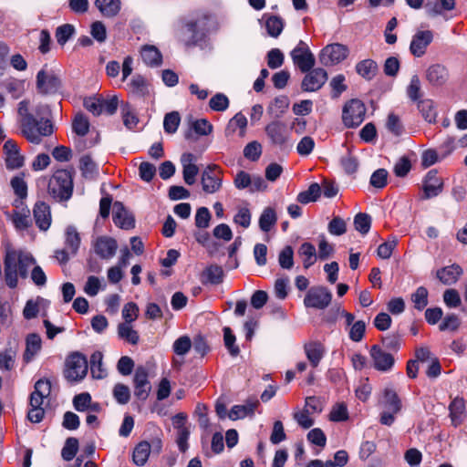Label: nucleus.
<instances>
[{"instance_id":"f257e3e1","label":"nucleus","mask_w":467,"mask_h":467,"mask_svg":"<svg viewBox=\"0 0 467 467\" xmlns=\"http://www.w3.org/2000/svg\"><path fill=\"white\" fill-rule=\"evenodd\" d=\"M29 107L30 102L27 99L18 103L20 131L30 143L38 145L44 137H48L54 132V127L51 120L45 117L49 112L48 106L40 104L36 107L35 111L39 119L30 112Z\"/></svg>"},{"instance_id":"f03ea898","label":"nucleus","mask_w":467,"mask_h":467,"mask_svg":"<svg viewBox=\"0 0 467 467\" xmlns=\"http://www.w3.org/2000/svg\"><path fill=\"white\" fill-rule=\"evenodd\" d=\"M36 263L30 253L8 248L4 258L5 281L8 287L16 288L18 285V276L26 278L28 269Z\"/></svg>"},{"instance_id":"7ed1b4c3","label":"nucleus","mask_w":467,"mask_h":467,"mask_svg":"<svg viewBox=\"0 0 467 467\" xmlns=\"http://www.w3.org/2000/svg\"><path fill=\"white\" fill-rule=\"evenodd\" d=\"M219 28L217 21L210 16H202L195 21L186 25L187 38L184 40L188 47L195 46L204 40L210 33L216 32Z\"/></svg>"},{"instance_id":"20e7f679","label":"nucleus","mask_w":467,"mask_h":467,"mask_svg":"<svg viewBox=\"0 0 467 467\" xmlns=\"http://www.w3.org/2000/svg\"><path fill=\"white\" fill-rule=\"evenodd\" d=\"M51 392V383L47 379H39L35 384V389L30 395V407L27 419L33 423L40 422L44 416V400Z\"/></svg>"},{"instance_id":"39448f33","label":"nucleus","mask_w":467,"mask_h":467,"mask_svg":"<svg viewBox=\"0 0 467 467\" xmlns=\"http://www.w3.org/2000/svg\"><path fill=\"white\" fill-rule=\"evenodd\" d=\"M48 193L57 201H67L73 193V179L67 170H58L48 182Z\"/></svg>"},{"instance_id":"423d86ee","label":"nucleus","mask_w":467,"mask_h":467,"mask_svg":"<svg viewBox=\"0 0 467 467\" xmlns=\"http://www.w3.org/2000/svg\"><path fill=\"white\" fill-rule=\"evenodd\" d=\"M366 111V107L361 100L353 99L348 101L342 112L344 124L348 128L359 126L365 119Z\"/></svg>"},{"instance_id":"0eeeda50","label":"nucleus","mask_w":467,"mask_h":467,"mask_svg":"<svg viewBox=\"0 0 467 467\" xmlns=\"http://www.w3.org/2000/svg\"><path fill=\"white\" fill-rule=\"evenodd\" d=\"M265 133L271 143L280 149L289 146L290 129L281 120H274L265 126Z\"/></svg>"},{"instance_id":"6e6552de","label":"nucleus","mask_w":467,"mask_h":467,"mask_svg":"<svg viewBox=\"0 0 467 467\" xmlns=\"http://www.w3.org/2000/svg\"><path fill=\"white\" fill-rule=\"evenodd\" d=\"M65 377L70 381H78L85 378L88 372V361L80 353L71 354L66 362Z\"/></svg>"},{"instance_id":"1a4fd4ad","label":"nucleus","mask_w":467,"mask_h":467,"mask_svg":"<svg viewBox=\"0 0 467 467\" xmlns=\"http://www.w3.org/2000/svg\"><path fill=\"white\" fill-rule=\"evenodd\" d=\"M201 184L202 191L207 194H213L220 191L223 185V171L215 164L207 166L202 172Z\"/></svg>"},{"instance_id":"9d476101","label":"nucleus","mask_w":467,"mask_h":467,"mask_svg":"<svg viewBox=\"0 0 467 467\" xmlns=\"http://www.w3.org/2000/svg\"><path fill=\"white\" fill-rule=\"evenodd\" d=\"M61 86L59 77L45 65L36 75V88L42 94H54L58 91Z\"/></svg>"},{"instance_id":"9b49d317","label":"nucleus","mask_w":467,"mask_h":467,"mask_svg":"<svg viewBox=\"0 0 467 467\" xmlns=\"http://www.w3.org/2000/svg\"><path fill=\"white\" fill-rule=\"evenodd\" d=\"M332 300L331 292L325 286L312 287L306 293L304 304L306 307L325 309Z\"/></svg>"},{"instance_id":"f8f14e48","label":"nucleus","mask_w":467,"mask_h":467,"mask_svg":"<svg viewBox=\"0 0 467 467\" xmlns=\"http://www.w3.org/2000/svg\"><path fill=\"white\" fill-rule=\"evenodd\" d=\"M294 64L302 71L308 72L316 63L314 55L306 42L300 40L290 53Z\"/></svg>"},{"instance_id":"ddd939ff","label":"nucleus","mask_w":467,"mask_h":467,"mask_svg":"<svg viewBox=\"0 0 467 467\" xmlns=\"http://www.w3.org/2000/svg\"><path fill=\"white\" fill-rule=\"evenodd\" d=\"M348 48L347 46L335 43L326 46L319 55V60L324 66H332L347 58Z\"/></svg>"},{"instance_id":"4468645a","label":"nucleus","mask_w":467,"mask_h":467,"mask_svg":"<svg viewBox=\"0 0 467 467\" xmlns=\"http://www.w3.org/2000/svg\"><path fill=\"white\" fill-rule=\"evenodd\" d=\"M3 151L7 169L16 170L24 165L25 157L21 154L20 149L14 140H7L5 142Z\"/></svg>"},{"instance_id":"2eb2a0df","label":"nucleus","mask_w":467,"mask_h":467,"mask_svg":"<svg viewBox=\"0 0 467 467\" xmlns=\"http://www.w3.org/2000/svg\"><path fill=\"white\" fill-rule=\"evenodd\" d=\"M373 367L379 371H389L394 366L395 359L390 353L386 352L380 346L373 345L369 350Z\"/></svg>"},{"instance_id":"dca6fc26","label":"nucleus","mask_w":467,"mask_h":467,"mask_svg":"<svg viewBox=\"0 0 467 467\" xmlns=\"http://www.w3.org/2000/svg\"><path fill=\"white\" fill-rule=\"evenodd\" d=\"M148 377L149 373L145 368L138 367L136 368L133 378L134 395L138 400L142 401L147 400L151 389Z\"/></svg>"},{"instance_id":"f3484780","label":"nucleus","mask_w":467,"mask_h":467,"mask_svg":"<svg viewBox=\"0 0 467 467\" xmlns=\"http://www.w3.org/2000/svg\"><path fill=\"white\" fill-rule=\"evenodd\" d=\"M425 78L431 86L440 88L448 82L450 72L447 67L442 64H431L425 71Z\"/></svg>"},{"instance_id":"a211bd4d","label":"nucleus","mask_w":467,"mask_h":467,"mask_svg":"<svg viewBox=\"0 0 467 467\" xmlns=\"http://www.w3.org/2000/svg\"><path fill=\"white\" fill-rule=\"evenodd\" d=\"M327 80V71L323 68H316L305 76L301 88L306 92H314L320 89Z\"/></svg>"},{"instance_id":"6ab92c4d","label":"nucleus","mask_w":467,"mask_h":467,"mask_svg":"<svg viewBox=\"0 0 467 467\" xmlns=\"http://www.w3.org/2000/svg\"><path fill=\"white\" fill-rule=\"evenodd\" d=\"M95 253L102 259L112 258L118 249L115 239L109 236H99L93 243Z\"/></svg>"},{"instance_id":"aec40b11","label":"nucleus","mask_w":467,"mask_h":467,"mask_svg":"<svg viewBox=\"0 0 467 467\" xmlns=\"http://www.w3.org/2000/svg\"><path fill=\"white\" fill-rule=\"evenodd\" d=\"M432 39L433 34L430 30L417 32L410 42V50L411 54L417 57H422Z\"/></svg>"},{"instance_id":"412c9836","label":"nucleus","mask_w":467,"mask_h":467,"mask_svg":"<svg viewBox=\"0 0 467 467\" xmlns=\"http://www.w3.org/2000/svg\"><path fill=\"white\" fill-rule=\"evenodd\" d=\"M443 189V182L441 177L438 176L436 171H430L424 181L423 191L424 199H430L438 196Z\"/></svg>"},{"instance_id":"4be33fe9","label":"nucleus","mask_w":467,"mask_h":467,"mask_svg":"<svg viewBox=\"0 0 467 467\" xmlns=\"http://www.w3.org/2000/svg\"><path fill=\"white\" fill-rule=\"evenodd\" d=\"M196 157L190 152L183 153L181 157L182 165V175L186 184L192 185L196 181V176L199 172V168L194 163Z\"/></svg>"},{"instance_id":"5701e85b","label":"nucleus","mask_w":467,"mask_h":467,"mask_svg":"<svg viewBox=\"0 0 467 467\" xmlns=\"http://www.w3.org/2000/svg\"><path fill=\"white\" fill-rule=\"evenodd\" d=\"M113 221L116 225L122 229H131L134 227L133 215L120 202H115L113 204Z\"/></svg>"},{"instance_id":"b1692460","label":"nucleus","mask_w":467,"mask_h":467,"mask_svg":"<svg viewBox=\"0 0 467 467\" xmlns=\"http://www.w3.org/2000/svg\"><path fill=\"white\" fill-rule=\"evenodd\" d=\"M33 214L36 224L41 231H47L50 227V208L45 202L38 201L36 202L33 209Z\"/></svg>"},{"instance_id":"393cba45","label":"nucleus","mask_w":467,"mask_h":467,"mask_svg":"<svg viewBox=\"0 0 467 467\" xmlns=\"http://www.w3.org/2000/svg\"><path fill=\"white\" fill-rule=\"evenodd\" d=\"M462 275V268L456 264L445 266L437 271V277L439 280L447 285H453L457 282L459 277Z\"/></svg>"},{"instance_id":"a878e982","label":"nucleus","mask_w":467,"mask_h":467,"mask_svg":"<svg viewBox=\"0 0 467 467\" xmlns=\"http://www.w3.org/2000/svg\"><path fill=\"white\" fill-rule=\"evenodd\" d=\"M305 352L313 368H317L325 354V347L318 341L305 344Z\"/></svg>"},{"instance_id":"bb28decb","label":"nucleus","mask_w":467,"mask_h":467,"mask_svg":"<svg viewBox=\"0 0 467 467\" xmlns=\"http://www.w3.org/2000/svg\"><path fill=\"white\" fill-rule=\"evenodd\" d=\"M449 410L451 424L454 427L461 425L465 419L464 400L460 398L454 399L449 406Z\"/></svg>"},{"instance_id":"cd10ccee","label":"nucleus","mask_w":467,"mask_h":467,"mask_svg":"<svg viewBox=\"0 0 467 467\" xmlns=\"http://www.w3.org/2000/svg\"><path fill=\"white\" fill-rule=\"evenodd\" d=\"M140 56L143 62L150 67H159L162 62V56L155 46H143L140 50Z\"/></svg>"},{"instance_id":"c85d7f7f","label":"nucleus","mask_w":467,"mask_h":467,"mask_svg":"<svg viewBox=\"0 0 467 467\" xmlns=\"http://www.w3.org/2000/svg\"><path fill=\"white\" fill-rule=\"evenodd\" d=\"M150 454V446H149V441H142L133 450L132 462L137 466H144L148 462Z\"/></svg>"},{"instance_id":"c756f323","label":"nucleus","mask_w":467,"mask_h":467,"mask_svg":"<svg viewBox=\"0 0 467 467\" xmlns=\"http://www.w3.org/2000/svg\"><path fill=\"white\" fill-rule=\"evenodd\" d=\"M223 280V270L217 265H211L202 274V284L219 285Z\"/></svg>"},{"instance_id":"7c9ffc66","label":"nucleus","mask_w":467,"mask_h":467,"mask_svg":"<svg viewBox=\"0 0 467 467\" xmlns=\"http://www.w3.org/2000/svg\"><path fill=\"white\" fill-rule=\"evenodd\" d=\"M120 0H96L95 5L106 17L116 16L120 10Z\"/></svg>"},{"instance_id":"2f4dec72","label":"nucleus","mask_w":467,"mask_h":467,"mask_svg":"<svg viewBox=\"0 0 467 467\" xmlns=\"http://www.w3.org/2000/svg\"><path fill=\"white\" fill-rule=\"evenodd\" d=\"M80 236L74 226H67L65 231V247L72 255H76L80 246Z\"/></svg>"},{"instance_id":"473e14b6","label":"nucleus","mask_w":467,"mask_h":467,"mask_svg":"<svg viewBox=\"0 0 467 467\" xmlns=\"http://www.w3.org/2000/svg\"><path fill=\"white\" fill-rule=\"evenodd\" d=\"M257 405L258 400H249L244 405H235L231 409L228 417L233 420L243 419L247 415L253 414Z\"/></svg>"},{"instance_id":"72a5a7b5","label":"nucleus","mask_w":467,"mask_h":467,"mask_svg":"<svg viewBox=\"0 0 467 467\" xmlns=\"http://www.w3.org/2000/svg\"><path fill=\"white\" fill-rule=\"evenodd\" d=\"M117 332L119 338L131 345H137L140 340L138 332L132 328L130 323H119L118 325Z\"/></svg>"},{"instance_id":"f704fd0d","label":"nucleus","mask_w":467,"mask_h":467,"mask_svg":"<svg viewBox=\"0 0 467 467\" xmlns=\"http://www.w3.org/2000/svg\"><path fill=\"white\" fill-rule=\"evenodd\" d=\"M357 73L367 80L372 79L378 72V65L372 59H365L356 66Z\"/></svg>"},{"instance_id":"c9c22d12","label":"nucleus","mask_w":467,"mask_h":467,"mask_svg":"<svg viewBox=\"0 0 467 467\" xmlns=\"http://www.w3.org/2000/svg\"><path fill=\"white\" fill-rule=\"evenodd\" d=\"M129 91L136 97L142 98L148 95L149 89L145 78L140 75L134 76L128 84Z\"/></svg>"},{"instance_id":"e433bc0d","label":"nucleus","mask_w":467,"mask_h":467,"mask_svg":"<svg viewBox=\"0 0 467 467\" xmlns=\"http://www.w3.org/2000/svg\"><path fill=\"white\" fill-rule=\"evenodd\" d=\"M90 371L95 379H103L107 375L106 368H103V354L100 351H95L90 357Z\"/></svg>"},{"instance_id":"4c0bfd02","label":"nucleus","mask_w":467,"mask_h":467,"mask_svg":"<svg viewBox=\"0 0 467 467\" xmlns=\"http://www.w3.org/2000/svg\"><path fill=\"white\" fill-rule=\"evenodd\" d=\"M289 107V99L286 96L276 97L267 108V112L275 117L280 118Z\"/></svg>"},{"instance_id":"58836bf2","label":"nucleus","mask_w":467,"mask_h":467,"mask_svg":"<svg viewBox=\"0 0 467 467\" xmlns=\"http://www.w3.org/2000/svg\"><path fill=\"white\" fill-rule=\"evenodd\" d=\"M41 348V338L37 334H30L26 337V348L24 354L26 361H30Z\"/></svg>"},{"instance_id":"ea45409f","label":"nucleus","mask_w":467,"mask_h":467,"mask_svg":"<svg viewBox=\"0 0 467 467\" xmlns=\"http://www.w3.org/2000/svg\"><path fill=\"white\" fill-rule=\"evenodd\" d=\"M298 254L300 256L303 257V264H304L305 268H308L316 261V257H317L316 248L310 243L302 244L299 247Z\"/></svg>"},{"instance_id":"a19ab883","label":"nucleus","mask_w":467,"mask_h":467,"mask_svg":"<svg viewBox=\"0 0 467 467\" xmlns=\"http://www.w3.org/2000/svg\"><path fill=\"white\" fill-rule=\"evenodd\" d=\"M321 193V187L318 183H312L306 191L301 192L296 200L303 203L306 204L311 202H316Z\"/></svg>"},{"instance_id":"79ce46f5","label":"nucleus","mask_w":467,"mask_h":467,"mask_svg":"<svg viewBox=\"0 0 467 467\" xmlns=\"http://www.w3.org/2000/svg\"><path fill=\"white\" fill-rule=\"evenodd\" d=\"M276 221L277 217L275 210L271 207H267L263 211L259 218L260 229L264 232H268L272 226L275 224Z\"/></svg>"},{"instance_id":"37998d69","label":"nucleus","mask_w":467,"mask_h":467,"mask_svg":"<svg viewBox=\"0 0 467 467\" xmlns=\"http://www.w3.org/2000/svg\"><path fill=\"white\" fill-rule=\"evenodd\" d=\"M73 131L80 136H86L89 131V120L83 113H78L72 121Z\"/></svg>"},{"instance_id":"c03bdc74","label":"nucleus","mask_w":467,"mask_h":467,"mask_svg":"<svg viewBox=\"0 0 467 467\" xmlns=\"http://www.w3.org/2000/svg\"><path fill=\"white\" fill-rule=\"evenodd\" d=\"M6 91L12 96L13 99H19L25 92V81L11 78L7 79L4 84Z\"/></svg>"},{"instance_id":"a18cd8bd","label":"nucleus","mask_w":467,"mask_h":467,"mask_svg":"<svg viewBox=\"0 0 467 467\" xmlns=\"http://www.w3.org/2000/svg\"><path fill=\"white\" fill-rule=\"evenodd\" d=\"M79 167L83 176L86 178L92 179L98 174L97 164L88 155H84L80 158Z\"/></svg>"},{"instance_id":"49530a36","label":"nucleus","mask_w":467,"mask_h":467,"mask_svg":"<svg viewBox=\"0 0 467 467\" xmlns=\"http://www.w3.org/2000/svg\"><path fill=\"white\" fill-rule=\"evenodd\" d=\"M418 108L422 114L424 119L430 123L435 122L437 112L434 109V103L431 99L420 100Z\"/></svg>"},{"instance_id":"de8ad7c7","label":"nucleus","mask_w":467,"mask_h":467,"mask_svg":"<svg viewBox=\"0 0 467 467\" xmlns=\"http://www.w3.org/2000/svg\"><path fill=\"white\" fill-rule=\"evenodd\" d=\"M121 116L123 119L124 125L131 130L137 126L139 122V119L132 109V107L129 103H124L121 106Z\"/></svg>"},{"instance_id":"09e8293b","label":"nucleus","mask_w":467,"mask_h":467,"mask_svg":"<svg viewBox=\"0 0 467 467\" xmlns=\"http://www.w3.org/2000/svg\"><path fill=\"white\" fill-rule=\"evenodd\" d=\"M78 451V441L74 437L67 438L61 451V456L65 461H71Z\"/></svg>"},{"instance_id":"8fccbe9b","label":"nucleus","mask_w":467,"mask_h":467,"mask_svg":"<svg viewBox=\"0 0 467 467\" xmlns=\"http://www.w3.org/2000/svg\"><path fill=\"white\" fill-rule=\"evenodd\" d=\"M265 27L269 36L277 37L283 31L284 22L280 17L272 16L267 18Z\"/></svg>"},{"instance_id":"3c124183","label":"nucleus","mask_w":467,"mask_h":467,"mask_svg":"<svg viewBox=\"0 0 467 467\" xmlns=\"http://www.w3.org/2000/svg\"><path fill=\"white\" fill-rule=\"evenodd\" d=\"M354 226L361 234H368L371 226V217L368 213H358L354 218Z\"/></svg>"},{"instance_id":"603ef678","label":"nucleus","mask_w":467,"mask_h":467,"mask_svg":"<svg viewBox=\"0 0 467 467\" xmlns=\"http://www.w3.org/2000/svg\"><path fill=\"white\" fill-rule=\"evenodd\" d=\"M181 122L180 114L177 111L167 113L163 120L164 130L168 133H175Z\"/></svg>"},{"instance_id":"864d4df0","label":"nucleus","mask_w":467,"mask_h":467,"mask_svg":"<svg viewBox=\"0 0 467 467\" xmlns=\"http://www.w3.org/2000/svg\"><path fill=\"white\" fill-rule=\"evenodd\" d=\"M75 28L72 25L65 24L60 26L56 30L57 42L60 46H64L68 39L74 35Z\"/></svg>"},{"instance_id":"5fc2aeb1","label":"nucleus","mask_w":467,"mask_h":467,"mask_svg":"<svg viewBox=\"0 0 467 467\" xmlns=\"http://www.w3.org/2000/svg\"><path fill=\"white\" fill-rule=\"evenodd\" d=\"M384 397L389 410L398 413L401 409V404L397 393L392 389H385Z\"/></svg>"},{"instance_id":"6e6d98bb","label":"nucleus","mask_w":467,"mask_h":467,"mask_svg":"<svg viewBox=\"0 0 467 467\" xmlns=\"http://www.w3.org/2000/svg\"><path fill=\"white\" fill-rule=\"evenodd\" d=\"M312 414L304 408L302 410L295 411L293 417L299 426L304 429H309L314 425V420L311 418Z\"/></svg>"},{"instance_id":"4d7b16f0","label":"nucleus","mask_w":467,"mask_h":467,"mask_svg":"<svg viewBox=\"0 0 467 467\" xmlns=\"http://www.w3.org/2000/svg\"><path fill=\"white\" fill-rule=\"evenodd\" d=\"M247 126V119L242 113H237L229 121L227 131L234 132L238 128L241 130V136L244 135V130Z\"/></svg>"},{"instance_id":"13d9d810","label":"nucleus","mask_w":467,"mask_h":467,"mask_svg":"<svg viewBox=\"0 0 467 467\" xmlns=\"http://www.w3.org/2000/svg\"><path fill=\"white\" fill-rule=\"evenodd\" d=\"M278 263L284 269H291L294 265V251L291 246H285L278 255Z\"/></svg>"},{"instance_id":"bf43d9fd","label":"nucleus","mask_w":467,"mask_h":467,"mask_svg":"<svg viewBox=\"0 0 467 467\" xmlns=\"http://www.w3.org/2000/svg\"><path fill=\"white\" fill-rule=\"evenodd\" d=\"M192 348V340L188 336H182L173 343L172 348L175 354L184 356Z\"/></svg>"},{"instance_id":"052dcab7","label":"nucleus","mask_w":467,"mask_h":467,"mask_svg":"<svg viewBox=\"0 0 467 467\" xmlns=\"http://www.w3.org/2000/svg\"><path fill=\"white\" fill-rule=\"evenodd\" d=\"M223 339L224 345L229 350L231 356L236 357L240 353V349L238 346L235 345V337L228 327L223 328Z\"/></svg>"},{"instance_id":"680f3d73","label":"nucleus","mask_w":467,"mask_h":467,"mask_svg":"<svg viewBox=\"0 0 467 467\" xmlns=\"http://www.w3.org/2000/svg\"><path fill=\"white\" fill-rule=\"evenodd\" d=\"M411 300L415 308L422 310L428 304V290L423 286H420L411 296Z\"/></svg>"},{"instance_id":"e2e57ef3","label":"nucleus","mask_w":467,"mask_h":467,"mask_svg":"<svg viewBox=\"0 0 467 467\" xmlns=\"http://www.w3.org/2000/svg\"><path fill=\"white\" fill-rule=\"evenodd\" d=\"M73 406L78 411H86L91 406V396L88 392L78 394L73 399Z\"/></svg>"},{"instance_id":"0e129e2a","label":"nucleus","mask_w":467,"mask_h":467,"mask_svg":"<svg viewBox=\"0 0 467 467\" xmlns=\"http://www.w3.org/2000/svg\"><path fill=\"white\" fill-rule=\"evenodd\" d=\"M289 282L288 276H282L275 280L274 290L277 298L284 300L287 296Z\"/></svg>"},{"instance_id":"69168bd1","label":"nucleus","mask_w":467,"mask_h":467,"mask_svg":"<svg viewBox=\"0 0 467 467\" xmlns=\"http://www.w3.org/2000/svg\"><path fill=\"white\" fill-rule=\"evenodd\" d=\"M113 396L119 404H126L130 399V391L128 386L118 383L113 389Z\"/></svg>"},{"instance_id":"338daca9","label":"nucleus","mask_w":467,"mask_h":467,"mask_svg":"<svg viewBox=\"0 0 467 467\" xmlns=\"http://www.w3.org/2000/svg\"><path fill=\"white\" fill-rule=\"evenodd\" d=\"M209 105L214 111H224L229 106V99L224 94L217 93L210 99Z\"/></svg>"},{"instance_id":"774afa93","label":"nucleus","mask_w":467,"mask_h":467,"mask_svg":"<svg viewBox=\"0 0 467 467\" xmlns=\"http://www.w3.org/2000/svg\"><path fill=\"white\" fill-rule=\"evenodd\" d=\"M327 229L333 235H342L347 231V224L341 217L336 216L328 223Z\"/></svg>"}]
</instances>
